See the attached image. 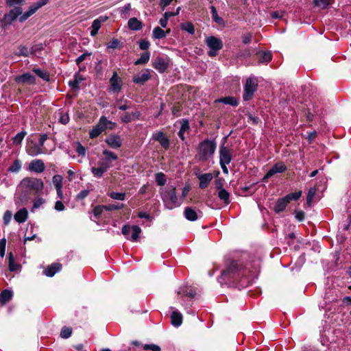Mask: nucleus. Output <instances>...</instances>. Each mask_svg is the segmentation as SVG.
Here are the masks:
<instances>
[{"instance_id":"a211bd4d","label":"nucleus","mask_w":351,"mask_h":351,"mask_svg":"<svg viewBox=\"0 0 351 351\" xmlns=\"http://www.w3.org/2000/svg\"><path fill=\"white\" fill-rule=\"evenodd\" d=\"M15 82L16 83H26L30 85H33L36 84V78L29 73H25L23 75L16 77Z\"/></svg>"},{"instance_id":"37998d69","label":"nucleus","mask_w":351,"mask_h":351,"mask_svg":"<svg viewBox=\"0 0 351 351\" xmlns=\"http://www.w3.org/2000/svg\"><path fill=\"white\" fill-rule=\"evenodd\" d=\"M108 195L113 199L117 200H124L125 199V193H119V192H110L108 193Z\"/></svg>"},{"instance_id":"473e14b6","label":"nucleus","mask_w":351,"mask_h":351,"mask_svg":"<svg viewBox=\"0 0 351 351\" xmlns=\"http://www.w3.org/2000/svg\"><path fill=\"white\" fill-rule=\"evenodd\" d=\"M169 29L165 32L159 27H156L152 32V36L155 39H161L167 36V34L169 33Z\"/></svg>"},{"instance_id":"a18cd8bd","label":"nucleus","mask_w":351,"mask_h":351,"mask_svg":"<svg viewBox=\"0 0 351 351\" xmlns=\"http://www.w3.org/2000/svg\"><path fill=\"white\" fill-rule=\"evenodd\" d=\"M302 195V191H299L295 193H291L287 195L285 198L287 199L288 203H289L291 200L296 201L298 200Z\"/></svg>"},{"instance_id":"cd10ccee","label":"nucleus","mask_w":351,"mask_h":351,"mask_svg":"<svg viewBox=\"0 0 351 351\" xmlns=\"http://www.w3.org/2000/svg\"><path fill=\"white\" fill-rule=\"evenodd\" d=\"M288 204L289 203L285 197L278 199L274 206L275 212L279 213L283 211Z\"/></svg>"},{"instance_id":"6e6552de","label":"nucleus","mask_w":351,"mask_h":351,"mask_svg":"<svg viewBox=\"0 0 351 351\" xmlns=\"http://www.w3.org/2000/svg\"><path fill=\"white\" fill-rule=\"evenodd\" d=\"M110 124H112V123L108 121L106 117H100L98 123L90 131V138H95L99 136Z\"/></svg>"},{"instance_id":"6ab92c4d","label":"nucleus","mask_w":351,"mask_h":351,"mask_svg":"<svg viewBox=\"0 0 351 351\" xmlns=\"http://www.w3.org/2000/svg\"><path fill=\"white\" fill-rule=\"evenodd\" d=\"M152 66L159 73H162L167 70L168 64L163 58L157 57L153 61Z\"/></svg>"},{"instance_id":"13d9d810","label":"nucleus","mask_w":351,"mask_h":351,"mask_svg":"<svg viewBox=\"0 0 351 351\" xmlns=\"http://www.w3.org/2000/svg\"><path fill=\"white\" fill-rule=\"evenodd\" d=\"M6 239L3 238L0 240V256L3 257L5 253Z\"/></svg>"},{"instance_id":"9b49d317","label":"nucleus","mask_w":351,"mask_h":351,"mask_svg":"<svg viewBox=\"0 0 351 351\" xmlns=\"http://www.w3.org/2000/svg\"><path fill=\"white\" fill-rule=\"evenodd\" d=\"M150 69H145L133 77L132 82L136 84L143 85L145 82L150 80Z\"/></svg>"},{"instance_id":"1a4fd4ad","label":"nucleus","mask_w":351,"mask_h":351,"mask_svg":"<svg viewBox=\"0 0 351 351\" xmlns=\"http://www.w3.org/2000/svg\"><path fill=\"white\" fill-rule=\"evenodd\" d=\"M121 232L128 239H130L132 241H136L140 233L141 232V229L138 226H130L129 225H125L122 228Z\"/></svg>"},{"instance_id":"5701e85b","label":"nucleus","mask_w":351,"mask_h":351,"mask_svg":"<svg viewBox=\"0 0 351 351\" xmlns=\"http://www.w3.org/2000/svg\"><path fill=\"white\" fill-rule=\"evenodd\" d=\"M287 167L283 162H278L275 164L265 176H274L276 173H283Z\"/></svg>"},{"instance_id":"052dcab7","label":"nucleus","mask_w":351,"mask_h":351,"mask_svg":"<svg viewBox=\"0 0 351 351\" xmlns=\"http://www.w3.org/2000/svg\"><path fill=\"white\" fill-rule=\"evenodd\" d=\"M76 152L79 156H84L86 154V149L80 143H77L76 147Z\"/></svg>"},{"instance_id":"0eeeda50","label":"nucleus","mask_w":351,"mask_h":351,"mask_svg":"<svg viewBox=\"0 0 351 351\" xmlns=\"http://www.w3.org/2000/svg\"><path fill=\"white\" fill-rule=\"evenodd\" d=\"M206 43L210 49L208 52L210 57L215 56L217 52L223 47L222 41L213 36L206 38Z\"/></svg>"},{"instance_id":"ddd939ff","label":"nucleus","mask_w":351,"mask_h":351,"mask_svg":"<svg viewBox=\"0 0 351 351\" xmlns=\"http://www.w3.org/2000/svg\"><path fill=\"white\" fill-rule=\"evenodd\" d=\"M26 152L31 156H36L41 154L45 153L43 148H41L37 143L31 141L26 145Z\"/></svg>"},{"instance_id":"e433bc0d","label":"nucleus","mask_w":351,"mask_h":351,"mask_svg":"<svg viewBox=\"0 0 351 351\" xmlns=\"http://www.w3.org/2000/svg\"><path fill=\"white\" fill-rule=\"evenodd\" d=\"M149 58H150V53L149 52L147 51V52L143 53L141 55L140 58H138V60H136L134 62V64L135 65L145 64L146 63L148 62V61L149 60Z\"/></svg>"},{"instance_id":"4be33fe9","label":"nucleus","mask_w":351,"mask_h":351,"mask_svg":"<svg viewBox=\"0 0 351 351\" xmlns=\"http://www.w3.org/2000/svg\"><path fill=\"white\" fill-rule=\"evenodd\" d=\"M106 143L112 148L117 149L121 146L122 141L119 136L110 135L106 138Z\"/></svg>"},{"instance_id":"aec40b11","label":"nucleus","mask_w":351,"mask_h":351,"mask_svg":"<svg viewBox=\"0 0 351 351\" xmlns=\"http://www.w3.org/2000/svg\"><path fill=\"white\" fill-rule=\"evenodd\" d=\"M172 313L171 315V323L175 327L180 326L182 323V315L177 309L171 307Z\"/></svg>"},{"instance_id":"f257e3e1","label":"nucleus","mask_w":351,"mask_h":351,"mask_svg":"<svg viewBox=\"0 0 351 351\" xmlns=\"http://www.w3.org/2000/svg\"><path fill=\"white\" fill-rule=\"evenodd\" d=\"M258 271V263H255L250 268L248 266H243L240 262L232 261L222 272L219 282L234 285L241 281V286L247 285L252 278L255 276Z\"/></svg>"},{"instance_id":"864d4df0","label":"nucleus","mask_w":351,"mask_h":351,"mask_svg":"<svg viewBox=\"0 0 351 351\" xmlns=\"http://www.w3.org/2000/svg\"><path fill=\"white\" fill-rule=\"evenodd\" d=\"M106 210L105 205L97 206L93 209V214L96 218H99L104 210Z\"/></svg>"},{"instance_id":"c756f323","label":"nucleus","mask_w":351,"mask_h":351,"mask_svg":"<svg viewBox=\"0 0 351 351\" xmlns=\"http://www.w3.org/2000/svg\"><path fill=\"white\" fill-rule=\"evenodd\" d=\"M184 217L189 221H195L198 219V213L192 208L187 207L184 210Z\"/></svg>"},{"instance_id":"bb28decb","label":"nucleus","mask_w":351,"mask_h":351,"mask_svg":"<svg viewBox=\"0 0 351 351\" xmlns=\"http://www.w3.org/2000/svg\"><path fill=\"white\" fill-rule=\"evenodd\" d=\"M258 62L260 64H267L272 59V54L269 51L260 52L257 54Z\"/></svg>"},{"instance_id":"c9c22d12","label":"nucleus","mask_w":351,"mask_h":351,"mask_svg":"<svg viewBox=\"0 0 351 351\" xmlns=\"http://www.w3.org/2000/svg\"><path fill=\"white\" fill-rule=\"evenodd\" d=\"M53 183L57 191V195L60 199H63V193L62 192V177H53Z\"/></svg>"},{"instance_id":"69168bd1","label":"nucleus","mask_w":351,"mask_h":351,"mask_svg":"<svg viewBox=\"0 0 351 351\" xmlns=\"http://www.w3.org/2000/svg\"><path fill=\"white\" fill-rule=\"evenodd\" d=\"M12 219V213L7 210L3 215V222L5 225L8 224Z\"/></svg>"},{"instance_id":"603ef678","label":"nucleus","mask_w":351,"mask_h":351,"mask_svg":"<svg viewBox=\"0 0 351 351\" xmlns=\"http://www.w3.org/2000/svg\"><path fill=\"white\" fill-rule=\"evenodd\" d=\"M71 328L64 326L61 330L60 336L64 339H67L71 335Z\"/></svg>"},{"instance_id":"7c9ffc66","label":"nucleus","mask_w":351,"mask_h":351,"mask_svg":"<svg viewBox=\"0 0 351 351\" xmlns=\"http://www.w3.org/2000/svg\"><path fill=\"white\" fill-rule=\"evenodd\" d=\"M189 130V123L188 120L182 119L181 121V126L180 130L178 132V136L181 138L182 141L185 140L184 134Z\"/></svg>"},{"instance_id":"79ce46f5","label":"nucleus","mask_w":351,"mask_h":351,"mask_svg":"<svg viewBox=\"0 0 351 351\" xmlns=\"http://www.w3.org/2000/svg\"><path fill=\"white\" fill-rule=\"evenodd\" d=\"M181 29L187 32L190 34H193L195 33L194 25L189 22L183 23L181 24Z\"/></svg>"},{"instance_id":"3c124183","label":"nucleus","mask_w":351,"mask_h":351,"mask_svg":"<svg viewBox=\"0 0 351 351\" xmlns=\"http://www.w3.org/2000/svg\"><path fill=\"white\" fill-rule=\"evenodd\" d=\"M106 210L111 211L115 210H119L123 208L124 205L123 204L117 203V204H110L108 205H105Z\"/></svg>"},{"instance_id":"680f3d73","label":"nucleus","mask_w":351,"mask_h":351,"mask_svg":"<svg viewBox=\"0 0 351 351\" xmlns=\"http://www.w3.org/2000/svg\"><path fill=\"white\" fill-rule=\"evenodd\" d=\"M144 350H151L152 351H160V348L155 344H145L143 347Z\"/></svg>"},{"instance_id":"ea45409f","label":"nucleus","mask_w":351,"mask_h":351,"mask_svg":"<svg viewBox=\"0 0 351 351\" xmlns=\"http://www.w3.org/2000/svg\"><path fill=\"white\" fill-rule=\"evenodd\" d=\"M21 168V162L16 159L14 161L13 164L9 167L8 171L11 173H16Z\"/></svg>"},{"instance_id":"0e129e2a","label":"nucleus","mask_w":351,"mask_h":351,"mask_svg":"<svg viewBox=\"0 0 351 351\" xmlns=\"http://www.w3.org/2000/svg\"><path fill=\"white\" fill-rule=\"evenodd\" d=\"M91 55V53L86 52L83 54L80 55L75 60L76 64L79 65L80 63H82L87 56H90Z\"/></svg>"},{"instance_id":"774afa93","label":"nucleus","mask_w":351,"mask_h":351,"mask_svg":"<svg viewBox=\"0 0 351 351\" xmlns=\"http://www.w3.org/2000/svg\"><path fill=\"white\" fill-rule=\"evenodd\" d=\"M119 45V41L117 39H112L108 44L107 47L111 49H116Z\"/></svg>"},{"instance_id":"423d86ee","label":"nucleus","mask_w":351,"mask_h":351,"mask_svg":"<svg viewBox=\"0 0 351 351\" xmlns=\"http://www.w3.org/2000/svg\"><path fill=\"white\" fill-rule=\"evenodd\" d=\"M258 80L255 77H250L246 80L243 99L244 101H249L252 99L254 93L258 88Z\"/></svg>"},{"instance_id":"4d7b16f0","label":"nucleus","mask_w":351,"mask_h":351,"mask_svg":"<svg viewBox=\"0 0 351 351\" xmlns=\"http://www.w3.org/2000/svg\"><path fill=\"white\" fill-rule=\"evenodd\" d=\"M211 12H212V16H213V20L217 23H221L223 20L221 18H220L218 14H217V10H216V8L214 7V6H212L211 7Z\"/></svg>"},{"instance_id":"6e6d98bb","label":"nucleus","mask_w":351,"mask_h":351,"mask_svg":"<svg viewBox=\"0 0 351 351\" xmlns=\"http://www.w3.org/2000/svg\"><path fill=\"white\" fill-rule=\"evenodd\" d=\"M69 121V116L67 113H60L59 122L62 124L66 125Z\"/></svg>"},{"instance_id":"49530a36","label":"nucleus","mask_w":351,"mask_h":351,"mask_svg":"<svg viewBox=\"0 0 351 351\" xmlns=\"http://www.w3.org/2000/svg\"><path fill=\"white\" fill-rule=\"evenodd\" d=\"M19 265L15 263L14 257L12 252L9 254V269L12 271L17 270Z\"/></svg>"},{"instance_id":"393cba45","label":"nucleus","mask_w":351,"mask_h":351,"mask_svg":"<svg viewBox=\"0 0 351 351\" xmlns=\"http://www.w3.org/2000/svg\"><path fill=\"white\" fill-rule=\"evenodd\" d=\"M62 265L58 263H55L48 266V267L44 271V274L49 277L53 276L57 272L60 271Z\"/></svg>"},{"instance_id":"7ed1b4c3","label":"nucleus","mask_w":351,"mask_h":351,"mask_svg":"<svg viewBox=\"0 0 351 351\" xmlns=\"http://www.w3.org/2000/svg\"><path fill=\"white\" fill-rule=\"evenodd\" d=\"M43 182L34 177H26L17 187L16 204L26 205L33 195L39 194L43 190Z\"/></svg>"},{"instance_id":"4c0bfd02","label":"nucleus","mask_w":351,"mask_h":351,"mask_svg":"<svg viewBox=\"0 0 351 351\" xmlns=\"http://www.w3.org/2000/svg\"><path fill=\"white\" fill-rule=\"evenodd\" d=\"M333 2L334 0H313L315 5L321 9H325L328 8Z\"/></svg>"},{"instance_id":"09e8293b","label":"nucleus","mask_w":351,"mask_h":351,"mask_svg":"<svg viewBox=\"0 0 351 351\" xmlns=\"http://www.w3.org/2000/svg\"><path fill=\"white\" fill-rule=\"evenodd\" d=\"M317 189L316 187H312L308 190L307 198H306V203L308 206L311 204V202L313 199V197L316 193Z\"/></svg>"},{"instance_id":"a878e982","label":"nucleus","mask_w":351,"mask_h":351,"mask_svg":"<svg viewBox=\"0 0 351 351\" xmlns=\"http://www.w3.org/2000/svg\"><path fill=\"white\" fill-rule=\"evenodd\" d=\"M128 26L131 30L138 31L142 29L143 23L137 18L133 17L129 19Z\"/></svg>"},{"instance_id":"8fccbe9b","label":"nucleus","mask_w":351,"mask_h":351,"mask_svg":"<svg viewBox=\"0 0 351 351\" xmlns=\"http://www.w3.org/2000/svg\"><path fill=\"white\" fill-rule=\"evenodd\" d=\"M215 188L217 191L224 189L225 180L223 178H218L214 182Z\"/></svg>"},{"instance_id":"f03ea898","label":"nucleus","mask_w":351,"mask_h":351,"mask_svg":"<svg viewBox=\"0 0 351 351\" xmlns=\"http://www.w3.org/2000/svg\"><path fill=\"white\" fill-rule=\"evenodd\" d=\"M49 0H39L34 4L32 5L28 11L23 14V10L21 7L25 2L24 0H6V3L9 6H14V8L4 15L3 21L5 24H11L19 17L20 22H24L29 16L34 14L40 8L46 5Z\"/></svg>"},{"instance_id":"2eb2a0df","label":"nucleus","mask_w":351,"mask_h":351,"mask_svg":"<svg viewBox=\"0 0 351 351\" xmlns=\"http://www.w3.org/2000/svg\"><path fill=\"white\" fill-rule=\"evenodd\" d=\"M152 138L158 141L162 147L167 149L170 146L169 138L162 132H156L153 134Z\"/></svg>"},{"instance_id":"c03bdc74","label":"nucleus","mask_w":351,"mask_h":351,"mask_svg":"<svg viewBox=\"0 0 351 351\" xmlns=\"http://www.w3.org/2000/svg\"><path fill=\"white\" fill-rule=\"evenodd\" d=\"M199 179V187L201 189L206 188L212 180L213 177H198Z\"/></svg>"},{"instance_id":"2f4dec72","label":"nucleus","mask_w":351,"mask_h":351,"mask_svg":"<svg viewBox=\"0 0 351 351\" xmlns=\"http://www.w3.org/2000/svg\"><path fill=\"white\" fill-rule=\"evenodd\" d=\"M84 77L80 75L79 73H76L74 75V80L69 82V85L73 89H79L80 84L84 80Z\"/></svg>"},{"instance_id":"dca6fc26","label":"nucleus","mask_w":351,"mask_h":351,"mask_svg":"<svg viewBox=\"0 0 351 351\" xmlns=\"http://www.w3.org/2000/svg\"><path fill=\"white\" fill-rule=\"evenodd\" d=\"M164 199L169 200L171 204V206L169 207L170 208L179 206L181 204L178 200L176 189L174 187H172L164 195Z\"/></svg>"},{"instance_id":"de8ad7c7","label":"nucleus","mask_w":351,"mask_h":351,"mask_svg":"<svg viewBox=\"0 0 351 351\" xmlns=\"http://www.w3.org/2000/svg\"><path fill=\"white\" fill-rule=\"evenodd\" d=\"M15 55L17 56H28L29 54V50L27 47L25 46H20L18 49V51H16Z\"/></svg>"},{"instance_id":"9d476101","label":"nucleus","mask_w":351,"mask_h":351,"mask_svg":"<svg viewBox=\"0 0 351 351\" xmlns=\"http://www.w3.org/2000/svg\"><path fill=\"white\" fill-rule=\"evenodd\" d=\"M232 149L221 145L219 147V162L220 164H230L232 160Z\"/></svg>"},{"instance_id":"72a5a7b5","label":"nucleus","mask_w":351,"mask_h":351,"mask_svg":"<svg viewBox=\"0 0 351 351\" xmlns=\"http://www.w3.org/2000/svg\"><path fill=\"white\" fill-rule=\"evenodd\" d=\"M217 195L219 199L223 202L225 205L230 203V193L225 189L217 191Z\"/></svg>"},{"instance_id":"58836bf2","label":"nucleus","mask_w":351,"mask_h":351,"mask_svg":"<svg viewBox=\"0 0 351 351\" xmlns=\"http://www.w3.org/2000/svg\"><path fill=\"white\" fill-rule=\"evenodd\" d=\"M12 297V293L11 291L5 289L0 294V300L2 302L5 303L11 300Z\"/></svg>"},{"instance_id":"a19ab883","label":"nucleus","mask_w":351,"mask_h":351,"mask_svg":"<svg viewBox=\"0 0 351 351\" xmlns=\"http://www.w3.org/2000/svg\"><path fill=\"white\" fill-rule=\"evenodd\" d=\"M27 135V132L25 131H22L19 133H18L13 138H12V141H13V143L18 145H21V143H22L23 138H25V136Z\"/></svg>"},{"instance_id":"f3484780","label":"nucleus","mask_w":351,"mask_h":351,"mask_svg":"<svg viewBox=\"0 0 351 351\" xmlns=\"http://www.w3.org/2000/svg\"><path fill=\"white\" fill-rule=\"evenodd\" d=\"M122 81L118 76L117 73L114 71L110 79V88L113 92H119L121 89Z\"/></svg>"},{"instance_id":"39448f33","label":"nucleus","mask_w":351,"mask_h":351,"mask_svg":"<svg viewBox=\"0 0 351 351\" xmlns=\"http://www.w3.org/2000/svg\"><path fill=\"white\" fill-rule=\"evenodd\" d=\"M217 147L215 141L206 139L199 143L197 147V157L200 160L206 161L212 158Z\"/></svg>"},{"instance_id":"f8f14e48","label":"nucleus","mask_w":351,"mask_h":351,"mask_svg":"<svg viewBox=\"0 0 351 351\" xmlns=\"http://www.w3.org/2000/svg\"><path fill=\"white\" fill-rule=\"evenodd\" d=\"M45 169V165L43 161L40 159H34L32 160L27 167V170L34 173H42Z\"/></svg>"},{"instance_id":"338daca9","label":"nucleus","mask_w":351,"mask_h":351,"mask_svg":"<svg viewBox=\"0 0 351 351\" xmlns=\"http://www.w3.org/2000/svg\"><path fill=\"white\" fill-rule=\"evenodd\" d=\"M89 194V190L88 189H84V190H82L77 195V198L78 199H84L85 197H86L88 196V195Z\"/></svg>"},{"instance_id":"f704fd0d","label":"nucleus","mask_w":351,"mask_h":351,"mask_svg":"<svg viewBox=\"0 0 351 351\" xmlns=\"http://www.w3.org/2000/svg\"><path fill=\"white\" fill-rule=\"evenodd\" d=\"M32 71L40 78L43 79L46 82H49L50 80V77L49 73L43 69L39 68H34L32 69Z\"/></svg>"},{"instance_id":"e2e57ef3","label":"nucleus","mask_w":351,"mask_h":351,"mask_svg":"<svg viewBox=\"0 0 351 351\" xmlns=\"http://www.w3.org/2000/svg\"><path fill=\"white\" fill-rule=\"evenodd\" d=\"M150 46V43L148 40H141L139 41V47L142 50H147Z\"/></svg>"},{"instance_id":"4468645a","label":"nucleus","mask_w":351,"mask_h":351,"mask_svg":"<svg viewBox=\"0 0 351 351\" xmlns=\"http://www.w3.org/2000/svg\"><path fill=\"white\" fill-rule=\"evenodd\" d=\"M108 19L107 16H100L96 19H95L90 27V35L93 37L95 36L99 29H100L101 24L105 23Z\"/></svg>"},{"instance_id":"b1692460","label":"nucleus","mask_w":351,"mask_h":351,"mask_svg":"<svg viewBox=\"0 0 351 351\" xmlns=\"http://www.w3.org/2000/svg\"><path fill=\"white\" fill-rule=\"evenodd\" d=\"M27 217L28 212L25 208H21L14 216V220L19 223H24L27 220Z\"/></svg>"},{"instance_id":"5fc2aeb1","label":"nucleus","mask_w":351,"mask_h":351,"mask_svg":"<svg viewBox=\"0 0 351 351\" xmlns=\"http://www.w3.org/2000/svg\"><path fill=\"white\" fill-rule=\"evenodd\" d=\"M45 203V200L42 197H37L34 200L32 209L40 208Z\"/></svg>"},{"instance_id":"20e7f679","label":"nucleus","mask_w":351,"mask_h":351,"mask_svg":"<svg viewBox=\"0 0 351 351\" xmlns=\"http://www.w3.org/2000/svg\"><path fill=\"white\" fill-rule=\"evenodd\" d=\"M117 159V156L108 150L103 151V157L99 160L98 166L92 168V173L95 175L101 176L111 167L112 162Z\"/></svg>"},{"instance_id":"c85d7f7f","label":"nucleus","mask_w":351,"mask_h":351,"mask_svg":"<svg viewBox=\"0 0 351 351\" xmlns=\"http://www.w3.org/2000/svg\"><path fill=\"white\" fill-rule=\"evenodd\" d=\"M216 101L223 103L224 104H228L232 106H237L239 104L238 99L234 97H225L218 99Z\"/></svg>"},{"instance_id":"412c9836","label":"nucleus","mask_w":351,"mask_h":351,"mask_svg":"<svg viewBox=\"0 0 351 351\" xmlns=\"http://www.w3.org/2000/svg\"><path fill=\"white\" fill-rule=\"evenodd\" d=\"M178 294L181 296L182 300H183V297H188L191 299L193 298L196 295V292L192 287H182L179 288Z\"/></svg>"},{"instance_id":"bf43d9fd","label":"nucleus","mask_w":351,"mask_h":351,"mask_svg":"<svg viewBox=\"0 0 351 351\" xmlns=\"http://www.w3.org/2000/svg\"><path fill=\"white\" fill-rule=\"evenodd\" d=\"M121 120L122 122L128 123L132 121V114L129 112L124 113L122 116H121Z\"/></svg>"}]
</instances>
